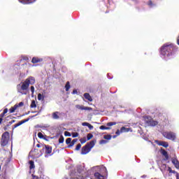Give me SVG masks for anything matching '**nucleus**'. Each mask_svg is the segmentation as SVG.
<instances>
[{
    "mask_svg": "<svg viewBox=\"0 0 179 179\" xmlns=\"http://www.w3.org/2000/svg\"><path fill=\"white\" fill-rule=\"evenodd\" d=\"M36 83V79L34 77H29L24 82L17 85V90L18 93L21 94H27V90H29V86L30 85H34Z\"/></svg>",
    "mask_w": 179,
    "mask_h": 179,
    "instance_id": "1",
    "label": "nucleus"
},
{
    "mask_svg": "<svg viewBox=\"0 0 179 179\" xmlns=\"http://www.w3.org/2000/svg\"><path fill=\"white\" fill-rule=\"evenodd\" d=\"M176 51V46L173 44L165 43L161 48L160 53L164 57H171Z\"/></svg>",
    "mask_w": 179,
    "mask_h": 179,
    "instance_id": "2",
    "label": "nucleus"
},
{
    "mask_svg": "<svg viewBox=\"0 0 179 179\" xmlns=\"http://www.w3.org/2000/svg\"><path fill=\"white\" fill-rule=\"evenodd\" d=\"M106 176H108V172L107 171V168L104 166L99 167V172H96L94 173V177L96 179H104Z\"/></svg>",
    "mask_w": 179,
    "mask_h": 179,
    "instance_id": "3",
    "label": "nucleus"
},
{
    "mask_svg": "<svg viewBox=\"0 0 179 179\" xmlns=\"http://www.w3.org/2000/svg\"><path fill=\"white\" fill-rule=\"evenodd\" d=\"M94 145H96V141H91L90 143H87L85 146H83L81 149V155H87L93 148H94Z\"/></svg>",
    "mask_w": 179,
    "mask_h": 179,
    "instance_id": "4",
    "label": "nucleus"
},
{
    "mask_svg": "<svg viewBox=\"0 0 179 179\" xmlns=\"http://www.w3.org/2000/svg\"><path fill=\"white\" fill-rule=\"evenodd\" d=\"M9 139H10V135L9 134V132L5 131L2 136H1V146L3 148L6 146L8 143H9Z\"/></svg>",
    "mask_w": 179,
    "mask_h": 179,
    "instance_id": "5",
    "label": "nucleus"
},
{
    "mask_svg": "<svg viewBox=\"0 0 179 179\" xmlns=\"http://www.w3.org/2000/svg\"><path fill=\"white\" fill-rule=\"evenodd\" d=\"M162 135L164 138L166 139H169L170 141H176L177 139V136L176 135V133L173 131H164L162 133Z\"/></svg>",
    "mask_w": 179,
    "mask_h": 179,
    "instance_id": "6",
    "label": "nucleus"
},
{
    "mask_svg": "<svg viewBox=\"0 0 179 179\" xmlns=\"http://www.w3.org/2000/svg\"><path fill=\"white\" fill-rule=\"evenodd\" d=\"M76 108L78 110H85V111H93V108L85 106L76 105Z\"/></svg>",
    "mask_w": 179,
    "mask_h": 179,
    "instance_id": "7",
    "label": "nucleus"
},
{
    "mask_svg": "<svg viewBox=\"0 0 179 179\" xmlns=\"http://www.w3.org/2000/svg\"><path fill=\"white\" fill-rule=\"evenodd\" d=\"M159 119L162 121V122H167L169 121V118L167 117V115H164V113H159L158 114Z\"/></svg>",
    "mask_w": 179,
    "mask_h": 179,
    "instance_id": "8",
    "label": "nucleus"
},
{
    "mask_svg": "<svg viewBox=\"0 0 179 179\" xmlns=\"http://www.w3.org/2000/svg\"><path fill=\"white\" fill-rule=\"evenodd\" d=\"M44 149H45V153L46 155H51V153H52V147H51V145H45Z\"/></svg>",
    "mask_w": 179,
    "mask_h": 179,
    "instance_id": "9",
    "label": "nucleus"
},
{
    "mask_svg": "<svg viewBox=\"0 0 179 179\" xmlns=\"http://www.w3.org/2000/svg\"><path fill=\"white\" fill-rule=\"evenodd\" d=\"M155 143L159 146H163V148H169V143H167L166 141H162L157 140V141H155Z\"/></svg>",
    "mask_w": 179,
    "mask_h": 179,
    "instance_id": "10",
    "label": "nucleus"
},
{
    "mask_svg": "<svg viewBox=\"0 0 179 179\" xmlns=\"http://www.w3.org/2000/svg\"><path fill=\"white\" fill-rule=\"evenodd\" d=\"M32 153H34V156L35 157H40L43 155V151L40 150L38 149L35 148L33 151Z\"/></svg>",
    "mask_w": 179,
    "mask_h": 179,
    "instance_id": "11",
    "label": "nucleus"
},
{
    "mask_svg": "<svg viewBox=\"0 0 179 179\" xmlns=\"http://www.w3.org/2000/svg\"><path fill=\"white\" fill-rule=\"evenodd\" d=\"M29 120H30V118L28 117L25 120H23L19 122L18 123L14 124L13 129H15V128H17V127H20V125H22V124H24L25 122H27Z\"/></svg>",
    "mask_w": 179,
    "mask_h": 179,
    "instance_id": "12",
    "label": "nucleus"
},
{
    "mask_svg": "<svg viewBox=\"0 0 179 179\" xmlns=\"http://www.w3.org/2000/svg\"><path fill=\"white\" fill-rule=\"evenodd\" d=\"M122 132H129V128H126L125 127H122L120 129H120H117L115 132L116 135H120V134L122 133Z\"/></svg>",
    "mask_w": 179,
    "mask_h": 179,
    "instance_id": "13",
    "label": "nucleus"
},
{
    "mask_svg": "<svg viewBox=\"0 0 179 179\" xmlns=\"http://www.w3.org/2000/svg\"><path fill=\"white\" fill-rule=\"evenodd\" d=\"M171 162L175 166L176 169H179V161L177 159V157H173L171 158Z\"/></svg>",
    "mask_w": 179,
    "mask_h": 179,
    "instance_id": "14",
    "label": "nucleus"
},
{
    "mask_svg": "<svg viewBox=\"0 0 179 179\" xmlns=\"http://www.w3.org/2000/svg\"><path fill=\"white\" fill-rule=\"evenodd\" d=\"M160 153H161V155H162V156H164L165 157L164 160L169 159V154L167 153V151H166V150L161 148Z\"/></svg>",
    "mask_w": 179,
    "mask_h": 179,
    "instance_id": "15",
    "label": "nucleus"
},
{
    "mask_svg": "<svg viewBox=\"0 0 179 179\" xmlns=\"http://www.w3.org/2000/svg\"><path fill=\"white\" fill-rule=\"evenodd\" d=\"M31 62L32 64H38V62H43V59L38 57H33Z\"/></svg>",
    "mask_w": 179,
    "mask_h": 179,
    "instance_id": "16",
    "label": "nucleus"
},
{
    "mask_svg": "<svg viewBox=\"0 0 179 179\" xmlns=\"http://www.w3.org/2000/svg\"><path fill=\"white\" fill-rule=\"evenodd\" d=\"M21 3H34L37 0H18Z\"/></svg>",
    "mask_w": 179,
    "mask_h": 179,
    "instance_id": "17",
    "label": "nucleus"
},
{
    "mask_svg": "<svg viewBox=\"0 0 179 179\" xmlns=\"http://www.w3.org/2000/svg\"><path fill=\"white\" fill-rule=\"evenodd\" d=\"M53 120H59V112L56 111L52 114Z\"/></svg>",
    "mask_w": 179,
    "mask_h": 179,
    "instance_id": "18",
    "label": "nucleus"
},
{
    "mask_svg": "<svg viewBox=\"0 0 179 179\" xmlns=\"http://www.w3.org/2000/svg\"><path fill=\"white\" fill-rule=\"evenodd\" d=\"M84 97L86 99V100H88V101H93V99H92L90 94L89 93L84 94Z\"/></svg>",
    "mask_w": 179,
    "mask_h": 179,
    "instance_id": "19",
    "label": "nucleus"
},
{
    "mask_svg": "<svg viewBox=\"0 0 179 179\" xmlns=\"http://www.w3.org/2000/svg\"><path fill=\"white\" fill-rule=\"evenodd\" d=\"M148 124H150V125H151L152 127H156V125L159 124V122L151 120L149 122H148Z\"/></svg>",
    "mask_w": 179,
    "mask_h": 179,
    "instance_id": "20",
    "label": "nucleus"
},
{
    "mask_svg": "<svg viewBox=\"0 0 179 179\" xmlns=\"http://www.w3.org/2000/svg\"><path fill=\"white\" fill-rule=\"evenodd\" d=\"M16 110H17V104H15L14 106L11 107L9 109V111H10V114H12V113H15V111H16Z\"/></svg>",
    "mask_w": 179,
    "mask_h": 179,
    "instance_id": "21",
    "label": "nucleus"
},
{
    "mask_svg": "<svg viewBox=\"0 0 179 179\" xmlns=\"http://www.w3.org/2000/svg\"><path fill=\"white\" fill-rule=\"evenodd\" d=\"M36 166L34 165V161H29V169L33 170V169H35Z\"/></svg>",
    "mask_w": 179,
    "mask_h": 179,
    "instance_id": "22",
    "label": "nucleus"
},
{
    "mask_svg": "<svg viewBox=\"0 0 179 179\" xmlns=\"http://www.w3.org/2000/svg\"><path fill=\"white\" fill-rule=\"evenodd\" d=\"M168 171H169V173L172 174H177V178H178V173L176 171H173V169H171V167L168 168Z\"/></svg>",
    "mask_w": 179,
    "mask_h": 179,
    "instance_id": "23",
    "label": "nucleus"
},
{
    "mask_svg": "<svg viewBox=\"0 0 179 179\" xmlns=\"http://www.w3.org/2000/svg\"><path fill=\"white\" fill-rule=\"evenodd\" d=\"M65 89H66V92H69V90L71 89V84H70L69 81H68L66 83Z\"/></svg>",
    "mask_w": 179,
    "mask_h": 179,
    "instance_id": "24",
    "label": "nucleus"
},
{
    "mask_svg": "<svg viewBox=\"0 0 179 179\" xmlns=\"http://www.w3.org/2000/svg\"><path fill=\"white\" fill-rule=\"evenodd\" d=\"M78 142V138H74L71 143L70 145H68V148H72L75 145V143Z\"/></svg>",
    "mask_w": 179,
    "mask_h": 179,
    "instance_id": "25",
    "label": "nucleus"
},
{
    "mask_svg": "<svg viewBox=\"0 0 179 179\" xmlns=\"http://www.w3.org/2000/svg\"><path fill=\"white\" fill-rule=\"evenodd\" d=\"M36 107H37V104H36V101L32 100L31 105H30V108H36Z\"/></svg>",
    "mask_w": 179,
    "mask_h": 179,
    "instance_id": "26",
    "label": "nucleus"
},
{
    "mask_svg": "<svg viewBox=\"0 0 179 179\" xmlns=\"http://www.w3.org/2000/svg\"><path fill=\"white\" fill-rule=\"evenodd\" d=\"M117 124H118V122H108L106 125L107 127H113V125H117Z\"/></svg>",
    "mask_w": 179,
    "mask_h": 179,
    "instance_id": "27",
    "label": "nucleus"
},
{
    "mask_svg": "<svg viewBox=\"0 0 179 179\" xmlns=\"http://www.w3.org/2000/svg\"><path fill=\"white\" fill-rule=\"evenodd\" d=\"M112 136L110 134H107L103 136V139H106V141H110L111 139Z\"/></svg>",
    "mask_w": 179,
    "mask_h": 179,
    "instance_id": "28",
    "label": "nucleus"
},
{
    "mask_svg": "<svg viewBox=\"0 0 179 179\" xmlns=\"http://www.w3.org/2000/svg\"><path fill=\"white\" fill-rule=\"evenodd\" d=\"M106 143H108V141H107V140H101L99 141V145H106Z\"/></svg>",
    "mask_w": 179,
    "mask_h": 179,
    "instance_id": "29",
    "label": "nucleus"
},
{
    "mask_svg": "<svg viewBox=\"0 0 179 179\" xmlns=\"http://www.w3.org/2000/svg\"><path fill=\"white\" fill-rule=\"evenodd\" d=\"M38 137L40 139H45V138H44V135L42 134L41 132L38 133Z\"/></svg>",
    "mask_w": 179,
    "mask_h": 179,
    "instance_id": "30",
    "label": "nucleus"
},
{
    "mask_svg": "<svg viewBox=\"0 0 179 179\" xmlns=\"http://www.w3.org/2000/svg\"><path fill=\"white\" fill-rule=\"evenodd\" d=\"M99 129H102V130H104V129H111V128L107 127H106L104 125H101V126H100Z\"/></svg>",
    "mask_w": 179,
    "mask_h": 179,
    "instance_id": "31",
    "label": "nucleus"
},
{
    "mask_svg": "<svg viewBox=\"0 0 179 179\" xmlns=\"http://www.w3.org/2000/svg\"><path fill=\"white\" fill-rule=\"evenodd\" d=\"M44 146L45 145L44 144H37L36 145V148H42V152L44 151Z\"/></svg>",
    "mask_w": 179,
    "mask_h": 179,
    "instance_id": "32",
    "label": "nucleus"
},
{
    "mask_svg": "<svg viewBox=\"0 0 179 179\" xmlns=\"http://www.w3.org/2000/svg\"><path fill=\"white\" fill-rule=\"evenodd\" d=\"M72 136H73V138H78V136H79V133H78V132H73L72 133Z\"/></svg>",
    "mask_w": 179,
    "mask_h": 179,
    "instance_id": "33",
    "label": "nucleus"
},
{
    "mask_svg": "<svg viewBox=\"0 0 179 179\" xmlns=\"http://www.w3.org/2000/svg\"><path fill=\"white\" fill-rule=\"evenodd\" d=\"M64 141V136H60L59 138V143H62Z\"/></svg>",
    "mask_w": 179,
    "mask_h": 179,
    "instance_id": "34",
    "label": "nucleus"
},
{
    "mask_svg": "<svg viewBox=\"0 0 179 179\" xmlns=\"http://www.w3.org/2000/svg\"><path fill=\"white\" fill-rule=\"evenodd\" d=\"M80 143L83 144V143H86V137L82 138L80 139Z\"/></svg>",
    "mask_w": 179,
    "mask_h": 179,
    "instance_id": "35",
    "label": "nucleus"
},
{
    "mask_svg": "<svg viewBox=\"0 0 179 179\" xmlns=\"http://www.w3.org/2000/svg\"><path fill=\"white\" fill-rule=\"evenodd\" d=\"M38 100H44V96L41 94H38Z\"/></svg>",
    "mask_w": 179,
    "mask_h": 179,
    "instance_id": "36",
    "label": "nucleus"
},
{
    "mask_svg": "<svg viewBox=\"0 0 179 179\" xmlns=\"http://www.w3.org/2000/svg\"><path fill=\"white\" fill-rule=\"evenodd\" d=\"M92 138H93V134H88L87 136V141H90V139H92Z\"/></svg>",
    "mask_w": 179,
    "mask_h": 179,
    "instance_id": "37",
    "label": "nucleus"
},
{
    "mask_svg": "<svg viewBox=\"0 0 179 179\" xmlns=\"http://www.w3.org/2000/svg\"><path fill=\"white\" fill-rule=\"evenodd\" d=\"M71 141H72V138H68L66 140V145H71Z\"/></svg>",
    "mask_w": 179,
    "mask_h": 179,
    "instance_id": "38",
    "label": "nucleus"
},
{
    "mask_svg": "<svg viewBox=\"0 0 179 179\" xmlns=\"http://www.w3.org/2000/svg\"><path fill=\"white\" fill-rule=\"evenodd\" d=\"M80 148H82V145L80 143H78L76 145L75 150H80Z\"/></svg>",
    "mask_w": 179,
    "mask_h": 179,
    "instance_id": "39",
    "label": "nucleus"
},
{
    "mask_svg": "<svg viewBox=\"0 0 179 179\" xmlns=\"http://www.w3.org/2000/svg\"><path fill=\"white\" fill-rule=\"evenodd\" d=\"M23 106H24V103L20 102L18 104H17V108H18V107H23Z\"/></svg>",
    "mask_w": 179,
    "mask_h": 179,
    "instance_id": "40",
    "label": "nucleus"
},
{
    "mask_svg": "<svg viewBox=\"0 0 179 179\" xmlns=\"http://www.w3.org/2000/svg\"><path fill=\"white\" fill-rule=\"evenodd\" d=\"M31 96L34 95V86H31Z\"/></svg>",
    "mask_w": 179,
    "mask_h": 179,
    "instance_id": "41",
    "label": "nucleus"
},
{
    "mask_svg": "<svg viewBox=\"0 0 179 179\" xmlns=\"http://www.w3.org/2000/svg\"><path fill=\"white\" fill-rule=\"evenodd\" d=\"M148 5L150 7L153 6V1H152V0H150L148 3Z\"/></svg>",
    "mask_w": 179,
    "mask_h": 179,
    "instance_id": "42",
    "label": "nucleus"
},
{
    "mask_svg": "<svg viewBox=\"0 0 179 179\" xmlns=\"http://www.w3.org/2000/svg\"><path fill=\"white\" fill-rule=\"evenodd\" d=\"M22 59H23L24 61H29V57H27V56H23V57H22Z\"/></svg>",
    "mask_w": 179,
    "mask_h": 179,
    "instance_id": "43",
    "label": "nucleus"
},
{
    "mask_svg": "<svg viewBox=\"0 0 179 179\" xmlns=\"http://www.w3.org/2000/svg\"><path fill=\"white\" fill-rule=\"evenodd\" d=\"M64 135L65 136H71V134L69 131H65Z\"/></svg>",
    "mask_w": 179,
    "mask_h": 179,
    "instance_id": "44",
    "label": "nucleus"
},
{
    "mask_svg": "<svg viewBox=\"0 0 179 179\" xmlns=\"http://www.w3.org/2000/svg\"><path fill=\"white\" fill-rule=\"evenodd\" d=\"M71 179H86V178H84L83 176H79L78 178H73Z\"/></svg>",
    "mask_w": 179,
    "mask_h": 179,
    "instance_id": "45",
    "label": "nucleus"
},
{
    "mask_svg": "<svg viewBox=\"0 0 179 179\" xmlns=\"http://www.w3.org/2000/svg\"><path fill=\"white\" fill-rule=\"evenodd\" d=\"M8 127H9V124H6V125L3 127L4 131H8Z\"/></svg>",
    "mask_w": 179,
    "mask_h": 179,
    "instance_id": "46",
    "label": "nucleus"
},
{
    "mask_svg": "<svg viewBox=\"0 0 179 179\" xmlns=\"http://www.w3.org/2000/svg\"><path fill=\"white\" fill-rule=\"evenodd\" d=\"M82 125H83V127H87V126L89 125V123H87V122H83V123L82 124Z\"/></svg>",
    "mask_w": 179,
    "mask_h": 179,
    "instance_id": "47",
    "label": "nucleus"
},
{
    "mask_svg": "<svg viewBox=\"0 0 179 179\" xmlns=\"http://www.w3.org/2000/svg\"><path fill=\"white\" fill-rule=\"evenodd\" d=\"M87 127L90 129H93V125L90 124V123L88 124Z\"/></svg>",
    "mask_w": 179,
    "mask_h": 179,
    "instance_id": "48",
    "label": "nucleus"
},
{
    "mask_svg": "<svg viewBox=\"0 0 179 179\" xmlns=\"http://www.w3.org/2000/svg\"><path fill=\"white\" fill-rule=\"evenodd\" d=\"M72 94H78V90H73Z\"/></svg>",
    "mask_w": 179,
    "mask_h": 179,
    "instance_id": "49",
    "label": "nucleus"
},
{
    "mask_svg": "<svg viewBox=\"0 0 179 179\" xmlns=\"http://www.w3.org/2000/svg\"><path fill=\"white\" fill-rule=\"evenodd\" d=\"M7 113H8V108H6L3 110V113L6 114Z\"/></svg>",
    "mask_w": 179,
    "mask_h": 179,
    "instance_id": "50",
    "label": "nucleus"
},
{
    "mask_svg": "<svg viewBox=\"0 0 179 179\" xmlns=\"http://www.w3.org/2000/svg\"><path fill=\"white\" fill-rule=\"evenodd\" d=\"M3 117H5V113H2L1 114H0V118H3Z\"/></svg>",
    "mask_w": 179,
    "mask_h": 179,
    "instance_id": "51",
    "label": "nucleus"
},
{
    "mask_svg": "<svg viewBox=\"0 0 179 179\" xmlns=\"http://www.w3.org/2000/svg\"><path fill=\"white\" fill-rule=\"evenodd\" d=\"M0 179H6V176L2 175Z\"/></svg>",
    "mask_w": 179,
    "mask_h": 179,
    "instance_id": "52",
    "label": "nucleus"
},
{
    "mask_svg": "<svg viewBox=\"0 0 179 179\" xmlns=\"http://www.w3.org/2000/svg\"><path fill=\"white\" fill-rule=\"evenodd\" d=\"M2 121H3V119L2 117H0V125L2 124Z\"/></svg>",
    "mask_w": 179,
    "mask_h": 179,
    "instance_id": "53",
    "label": "nucleus"
},
{
    "mask_svg": "<svg viewBox=\"0 0 179 179\" xmlns=\"http://www.w3.org/2000/svg\"><path fill=\"white\" fill-rule=\"evenodd\" d=\"M12 124H13V123H12V122L10 121V122H8V125H9V127H10V125H12Z\"/></svg>",
    "mask_w": 179,
    "mask_h": 179,
    "instance_id": "54",
    "label": "nucleus"
},
{
    "mask_svg": "<svg viewBox=\"0 0 179 179\" xmlns=\"http://www.w3.org/2000/svg\"><path fill=\"white\" fill-rule=\"evenodd\" d=\"M27 115L30 114V111H28L27 113H25Z\"/></svg>",
    "mask_w": 179,
    "mask_h": 179,
    "instance_id": "55",
    "label": "nucleus"
},
{
    "mask_svg": "<svg viewBox=\"0 0 179 179\" xmlns=\"http://www.w3.org/2000/svg\"><path fill=\"white\" fill-rule=\"evenodd\" d=\"M39 128H46V127L43 126H40Z\"/></svg>",
    "mask_w": 179,
    "mask_h": 179,
    "instance_id": "56",
    "label": "nucleus"
},
{
    "mask_svg": "<svg viewBox=\"0 0 179 179\" xmlns=\"http://www.w3.org/2000/svg\"><path fill=\"white\" fill-rule=\"evenodd\" d=\"M37 116V115H33L32 117H31V118H34V117Z\"/></svg>",
    "mask_w": 179,
    "mask_h": 179,
    "instance_id": "57",
    "label": "nucleus"
},
{
    "mask_svg": "<svg viewBox=\"0 0 179 179\" xmlns=\"http://www.w3.org/2000/svg\"><path fill=\"white\" fill-rule=\"evenodd\" d=\"M11 122L13 124V122H15V120H11Z\"/></svg>",
    "mask_w": 179,
    "mask_h": 179,
    "instance_id": "58",
    "label": "nucleus"
},
{
    "mask_svg": "<svg viewBox=\"0 0 179 179\" xmlns=\"http://www.w3.org/2000/svg\"><path fill=\"white\" fill-rule=\"evenodd\" d=\"M32 113H37V111H34V112H32Z\"/></svg>",
    "mask_w": 179,
    "mask_h": 179,
    "instance_id": "59",
    "label": "nucleus"
},
{
    "mask_svg": "<svg viewBox=\"0 0 179 179\" xmlns=\"http://www.w3.org/2000/svg\"><path fill=\"white\" fill-rule=\"evenodd\" d=\"M116 137V136H113V138H115Z\"/></svg>",
    "mask_w": 179,
    "mask_h": 179,
    "instance_id": "60",
    "label": "nucleus"
}]
</instances>
